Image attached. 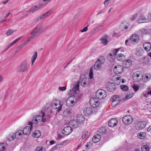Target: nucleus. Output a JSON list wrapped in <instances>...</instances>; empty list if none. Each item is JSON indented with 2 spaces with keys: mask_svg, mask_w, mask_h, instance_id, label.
<instances>
[{
  "mask_svg": "<svg viewBox=\"0 0 151 151\" xmlns=\"http://www.w3.org/2000/svg\"><path fill=\"white\" fill-rule=\"evenodd\" d=\"M27 63L26 62L24 61L22 63L19 68L18 71L23 72L27 71Z\"/></svg>",
  "mask_w": 151,
  "mask_h": 151,
  "instance_id": "nucleus-6",
  "label": "nucleus"
},
{
  "mask_svg": "<svg viewBox=\"0 0 151 151\" xmlns=\"http://www.w3.org/2000/svg\"><path fill=\"white\" fill-rule=\"evenodd\" d=\"M106 88L108 91H113L116 89V86L114 83L108 82L106 84Z\"/></svg>",
  "mask_w": 151,
  "mask_h": 151,
  "instance_id": "nucleus-13",
  "label": "nucleus"
},
{
  "mask_svg": "<svg viewBox=\"0 0 151 151\" xmlns=\"http://www.w3.org/2000/svg\"><path fill=\"white\" fill-rule=\"evenodd\" d=\"M116 59L119 61H124L125 59V56L122 53H119L116 56Z\"/></svg>",
  "mask_w": 151,
  "mask_h": 151,
  "instance_id": "nucleus-17",
  "label": "nucleus"
},
{
  "mask_svg": "<svg viewBox=\"0 0 151 151\" xmlns=\"http://www.w3.org/2000/svg\"><path fill=\"white\" fill-rule=\"evenodd\" d=\"M101 43L104 45H106L108 43V40L105 38H101Z\"/></svg>",
  "mask_w": 151,
  "mask_h": 151,
  "instance_id": "nucleus-43",
  "label": "nucleus"
},
{
  "mask_svg": "<svg viewBox=\"0 0 151 151\" xmlns=\"http://www.w3.org/2000/svg\"><path fill=\"white\" fill-rule=\"evenodd\" d=\"M143 47L146 51H148L151 49V44L149 42H146L143 44Z\"/></svg>",
  "mask_w": 151,
  "mask_h": 151,
  "instance_id": "nucleus-18",
  "label": "nucleus"
},
{
  "mask_svg": "<svg viewBox=\"0 0 151 151\" xmlns=\"http://www.w3.org/2000/svg\"><path fill=\"white\" fill-rule=\"evenodd\" d=\"M32 122H29V125L31 126V127L29 126H27L24 129L22 132L24 135H27L30 134L31 129L32 128Z\"/></svg>",
  "mask_w": 151,
  "mask_h": 151,
  "instance_id": "nucleus-8",
  "label": "nucleus"
},
{
  "mask_svg": "<svg viewBox=\"0 0 151 151\" xmlns=\"http://www.w3.org/2000/svg\"><path fill=\"white\" fill-rule=\"evenodd\" d=\"M41 19L40 18V17L39 16L34 21V22L35 23H37V22L40 20Z\"/></svg>",
  "mask_w": 151,
  "mask_h": 151,
  "instance_id": "nucleus-58",
  "label": "nucleus"
},
{
  "mask_svg": "<svg viewBox=\"0 0 151 151\" xmlns=\"http://www.w3.org/2000/svg\"><path fill=\"white\" fill-rule=\"evenodd\" d=\"M147 123L146 121H142V129L145 128L147 124Z\"/></svg>",
  "mask_w": 151,
  "mask_h": 151,
  "instance_id": "nucleus-51",
  "label": "nucleus"
},
{
  "mask_svg": "<svg viewBox=\"0 0 151 151\" xmlns=\"http://www.w3.org/2000/svg\"><path fill=\"white\" fill-rule=\"evenodd\" d=\"M41 135V132L39 130L35 131L32 134V136L36 138H38Z\"/></svg>",
  "mask_w": 151,
  "mask_h": 151,
  "instance_id": "nucleus-27",
  "label": "nucleus"
},
{
  "mask_svg": "<svg viewBox=\"0 0 151 151\" xmlns=\"http://www.w3.org/2000/svg\"><path fill=\"white\" fill-rule=\"evenodd\" d=\"M119 103V101H116L113 100V101L111 103V105L113 106H115L116 105L118 104Z\"/></svg>",
  "mask_w": 151,
  "mask_h": 151,
  "instance_id": "nucleus-49",
  "label": "nucleus"
},
{
  "mask_svg": "<svg viewBox=\"0 0 151 151\" xmlns=\"http://www.w3.org/2000/svg\"><path fill=\"white\" fill-rule=\"evenodd\" d=\"M9 137H11L10 138H9L10 141L12 140L15 138L14 137V134H11L9 135Z\"/></svg>",
  "mask_w": 151,
  "mask_h": 151,
  "instance_id": "nucleus-50",
  "label": "nucleus"
},
{
  "mask_svg": "<svg viewBox=\"0 0 151 151\" xmlns=\"http://www.w3.org/2000/svg\"><path fill=\"white\" fill-rule=\"evenodd\" d=\"M83 116L82 115L79 114L77 117V121H78L79 123L82 122L84 120V118L83 117Z\"/></svg>",
  "mask_w": 151,
  "mask_h": 151,
  "instance_id": "nucleus-25",
  "label": "nucleus"
},
{
  "mask_svg": "<svg viewBox=\"0 0 151 151\" xmlns=\"http://www.w3.org/2000/svg\"><path fill=\"white\" fill-rule=\"evenodd\" d=\"M133 79L134 81L136 82H139L140 81L139 79H138V78L136 77L133 75Z\"/></svg>",
  "mask_w": 151,
  "mask_h": 151,
  "instance_id": "nucleus-57",
  "label": "nucleus"
},
{
  "mask_svg": "<svg viewBox=\"0 0 151 151\" xmlns=\"http://www.w3.org/2000/svg\"><path fill=\"white\" fill-rule=\"evenodd\" d=\"M101 138V136L100 135L97 134L94 136L92 139V141L94 143H97L100 141Z\"/></svg>",
  "mask_w": 151,
  "mask_h": 151,
  "instance_id": "nucleus-22",
  "label": "nucleus"
},
{
  "mask_svg": "<svg viewBox=\"0 0 151 151\" xmlns=\"http://www.w3.org/2000/svg\"><path fill=\"white\" fill-rule=\"evenodd\" d=\"M139 40V36L136 34H133L130 39L129 41L134 43L137 42Z\"/></svg>",
  "mask_w": 151,
  "mask_h": 151,
  "instance_id": "nucleus-14",
  "label": "nucleus"
},
{
  "mask_svg": "<svg viewBox=\"0 0 151 151\" xmlns=\"http://www.w3.org/2000/svg\"><path fill=\"white\" fill-rule=\"evenodd\" d=\"M92 145L91 142H87L86 145V148H88L89 146H91Z\"/></svg>",
  "mask_w": 151,
  "mask_h": 151,
  "instance_id": "nucleus-56",
  "label": "nucleus"
},
{
  "mask_svg": "<svg viewBox=\"0 0 151 151\" xmlns=\"http://www.w3.org/2000/svg\"><path fill=\"white\" fill-rule=\"evenodd\" d=\"M98 131L101 135H103L106 133V129L105 127H101Z\"/></svg>",
  "mask_w": 151,
  "mask_h": 151,
  "instance_id": "nucleus-28",
  "label": "nucleus"
},
{
  "mask_svg": "<svg viewBox=\"0 0 151 151\" xmlns=\"http://www.w3.org/2000/svg\"><path fill=\"white\" fill-rule=\"evenodd\" d=\"M118 123L117 120L115 118H113L109 121L108 125L109 127H113L116 126Z\"/></svg>",
  "mask_w": 151,
  "mask_h": 151,
  "instance_id": "nucleus-15",
  "label": "nucleus"
},
{
  "mask_svg": "<svg viewBox=\"0 0 151 151\" xmlns=\"http://www.w3.org/2000/svg\"><path fill=\"white\" fill-rule=\"evenodd\" d=\"M142 122L140 121L137 123L135 125V129L137 130H140L142 129Z\"/></svg>",
  "mask_w": 151,
  "mask_h": 151,
  "instance_id": "nucleus-30",
  "label": "nucleus"
},
{
  "mask_svg": "<svg viewBox=\"0 0 151 151\" xmlns=\"http://www.w3.org/2000/svg\"><path fill=\"white\" fill-rule=\"evenodd\" d=\"M121 26L122 28H123L124 29L123 30V31L127 30L128 28V27L127 26H125L123 24Z\"/></svg>",
  "mask_w": 151,
  "mask_h": 151,
  "instance_id": "nucleus-60",
  "label": "nucleus"
},
{
  "mask_svg": "<svg viewBox=\"0 0 151 151\" xmlns=\"http://www.w3.org/2000/svg\"><path fill=\"white\" fill-rule=\"evenodd\" d=\"M123 65L125 68H129L132 65V61L130 60H127L124 61L123 63Z\"/></svg>",
  "mask_w": 151,
  "mask_h": 151,
  "instance_id": "nucleus-19",
  "label": "nucleus"
},
{
  "mask_svg": "<svg viewBox=\"0 0 151 151\" xmlns=\"http://www.w3.org/2000/svg\"><path fill=\"white\" fill-rule=\"evenodd\" d=\"M35 150L36 151H42L43 147H38Z\"/></svg>",
  "mask_w": 151,
  "mask_h": 151,
  "instance_id": "nucleus-54",
  "label": "nucleus"
},
{
  "mask_svg": "<svg viewBox=\"0 0 151 151\" xmlns=\"http://www.w3.org/2000/svg\"><path fill=\"white\" fill-rule=\"evenodd\" d=\"M110 0H105L104 2V4L105 6H107L109 3Z\"/></svg>",
  "mask_w": 151,
  "mask_h": 151,
  "instance_id": "nucleus-55",
  "label": "nucleus"
},
{
  "mask_svg": "<svg viewBox=\"0 0 151 151\" xmlns=\"http://www.w3.org/2000/svg\"><path fill=\"white\" fill-rule=\"evenodd\" d=\"M142 50L141 48L137 49L136 50V55L138 56H141L142 55Z\"/></svg>",
  "mask_w": 151,
  "mask_h": 151,
  "instance_id": "nucleus-40",
  "label": "nucleus"
},
{
  "mask_svg": "<svg viewBox=\"0 0 151 151\" xmlns=\"http://www.w3.org/2000/svg\"><path fill=\"white\" fill-rule=\"evenodd\" d=\"M37 57V52H34V54L31 58V63L32 65L35 60L36 59Z\"/></svg>",
  "mask_w": 151,
  "mask_h": 151,
  "instance_id": "nucleus-29",
  "label": "nucleus"
},
{
  "mask_svg": "<svg viewBox=\"0 0 151 151\" xmlns=\"http://www.w3.org/2000/svg\"><path fill=\"white\" fill-rule=\"evenodd\" d=\"M142 139L145 138L146 136V133L145 132H142Z\"/></svg>",
  "mask_w": 151,
  "mask_h": 151,
  "instance_id": "nucleus-59",
  "label": "nucleus"
},
{
  "mask_svg": "<svg viewBox=\"0 0 151 151\" xmlns=\"http://www.w3.org/2000/svg\"><path fill=\"white\" fill-rule=\"evenodd\" d=\"M63 113L65 114H67V115H69L71 113V110L70 109H67L64 111Z\"/></svg>",
  "mask_w": 151,
  "mask_h": 151,
  "instance_id": "nucleus-45",
  "label": "nucleus"
},
{
  "mask_svg": "<svg viewBox=\"0 0 151 151\" xmlns=\"http://www.w3.org/2000/svg\"><path fill=\"white\" fill-rule=\"evenodd\" d=\"M120 88L122 91H126L129 89L128 87L125 85H122L120 86Z\"/></svg>",
  "mask_w": 151,
  "mask_h": 151,
  "instance_id": "nucleus-34",
  "label": "nucleus"
},
{
  "mask_svg": "<svg viewBox=\"0 0 151 151\" xmlns=\"http://www.w3.org/2000/svg\"><path fill=\"white\" fill-rule=\"evenodd\" d=\"M96 97L100 99L105 98L107 96L106 91L103 89L98 90L96 91Z\"/></svg>",
  "mask_w": 151,
  "mask_h": 151,
  "instance_id": "nucleus-2",
  "label": "nucleus"
},
{
  "mask_svg": "<svg viewBox=\"0 0 151 151\" xmlns=\"http://www.w3.org/2000/svg\"><path fill=\"white\" fill-rule=\"evenodd\" d=\"M150 19L149 17L147 18L143 15H142V23L148 22H150Z\"/></svg>",
  "mask_w": 151,
  "mask_h": 151,
  "instance_id": "nucleus-31",
  "label": "nucleus"
},
{
  "mask_svg": "<svg viewBox=\"0 0 151 151\" xmlns=\"http://www.w3.org/2000/svg\"><path fill=\"white\" fill-rule=\"evenodd\" d=\"M28 42L26 40L25 42H24V44L23 45H21V46H20V47L21 48L23 47H24L25 45H26L28 43Z\"/></svg>",
  "mask_w": 151,
  "mask_h": 151,
  "instance_id": "nucleus-61",
  "label": "nucleus"
},
{
  "mask_svg": "<svg viewBox=\"0 0 151 151\" xmlns=\"http://www.w3.org/2000/svg\"><path fill=\"white\" fill-rule=\"evenodd\" d=\"M149 147L147 145H142V151H149Z\"/></svg>",
  "mask_w": 151,
  "mask_h": 151,
  "instance_id": "nucleus-36",
  "label": "nucleus"
},
{
  "mask_svg": "<svg viewBox=\"0 0 151 151\" xmlns=\"http://www.w3.org/2000/svg\"><path fill=\"white\" fill-rule=\"evenodd\" d=\"M60 146H61V144H58L56 145L55 147H53L52 148L51 151H53L55 150H59L60 148Z\"/></svg>",
  "mask_w": 151,
  "mask_h": 151,
  "instance_id": "nucleus-39",
  "label": "nucleus"
},
{
  "mask_svg": "<svg viewBox=\"0 0 151 151\" xmlns=\"http://www.w3.org/2000/svg\"><path fill=\"white\" fill-rule=\"evenodd\" d=\"M79 124L78 121L76 120H73L71 121L70 125L73 128H77L78 127Z\"/></svg>",
  "mask_w": 151,
  "mask_h": 151,
  "instance_id": "nucleus-21",
  "label": "nucleus"
},
{
  "mask_svg": "<svg viewBox=\"0 0 151 151\" xmlns=\"http://www.w3.org/2000/svg\"><path fill=\"white\" fill-rule=\"evenodd\" d=\"M92 109L91 107L86 108L83 110V112L84 115L86 116H89L92 112Z\"/></svg>",
  "mask_w": 151,
  "mask_h": 151,
  "instance_id": "nucleus-16",
  "label": "nucleus"
},
{
  "mask_svg": "<svg viewBox=\"0 0 151 151\" xmlns=\"http://www.w3.org/2000/svg\"><path fill=\"white\" fill-rule=\"evenodd\" d=\"M149 62V60L148 58L144 57L142 60V64L144 65L147 64Z\"/></svg>",
  "mask_w": 151,
  "mask_h": 151,
  "instance_id": "nucleus-32",
  "label": "nucleus"
},
{
  "mask_svg": "<svg viewBox=\"0 0 151 151\" xmlns=\"http://www.w3.org/2000/svg\"><path fill=\"white\" fill-rule=\"evenodd\" d=\"M132 121V117L129 115L125 116L123 117L122 119V122L125 124L126 125H129L131 124Z\"/></svg>",
  "mask_w": 151,
  "mask_h": 151,
  "instance_id": "nucleus-4",
  "label": "nucleus"
},
{
  "mask_svg": "<svg viewBox=\"0 0 151 151\" xmlns=\"http://www.w3.org/2000/svg\"><path fill=\"white\" fill-rule=\"evenodd\" d=\"M41 33V31L40 29H38L35 28L30 33V34L33 35L35 33V35L37 36H38Z\"/></svg>",
  "mask_w": 151,
  "mask_h": 151,
  "instance_id": "nucleus-24",
  "label": "nucleus"
},
{
  "mask_svg": "<svg viewBox=\"0 0 151 151\" xmlns=\"http://www.w3.org/2000/svg\"><path fill=\"white\" fill-rule=\"evenodd\" d=\"M121 100V99H119V97L118 96H115L113 97V101H119V102H120Z\"/></svg>",
  "mask_w": 151,
  "mask_h": 151,
  "instance_id": "nucleus-41",
  "label": "nucleus"
},
{
  "mask_svg": "<svg viewBox=\"0 0 151 151\" xmlns=\"http://www.w3.org/2000/svg\"><path fill=\"white\" fill-rule=\"evenodd\" d=\"M79 82L81 85L83 87H86L88 85V83L87 81V78L84 75H81Z\"/></svg>",
  "mask_w": 151,
  "mask_h": 151,
  "instance_id": "nucleus-3",
  "label": "nucleus"
},
{
  "mask_svg": "<svg viewBox=\"0 0 151 151\" xmlns=\"http://www.w3.org/2000/svg\"><path fill=\"white\" fill-rule=\"evenodd\" d=\"M6 144L1 143L0 144V151H4L6 149Z\"/></svg>",
  "mask_w": 151,
  "mask_h": 151,
  "instance_id": "nucleus-38",
  "label": "nucleus"
},
{
  "mask_svg": "<svg viewBox=\"0 0 151 151\" xmlns=\"http://www.w3.org/2000/svg\"><path fill=\"white\" fill-rule=\"evenodd\" d=\"M22 37H20L19 38L16 39L13 41L11 44H9L8 46V48H10L11 46L14 45L17 41L20 40L22 38Z\"/></svg>",
  "mask_w": 151,
  "mask_h": 151,
  "instance_id": "nucleus-33",
  "label": "nucleus"
},
{
  "mask_svg": "<svg viewBox=\"0 0 151 151\" xmlns=\"http://www.w3.org/2000/svg\"><path fill=\"white\" fill-rule=\"evenodd\" d=\"M132 87L135 92H136L139 88V86L138 85H136L135 84L132 86Z\"/></svg>",
  "mask_w": 151,
  "mask_h": 151,
  "instance_id": "nucleus-47",
  "label": "nucleus"
},
{
  "mask_svg": "<svg viewBox=\"0 0 151 151\" xmlns=\"http://www.w3.org/2000/svg\"><path fill=\"white\" fill-rule=\"evenodd\" d=\"M16 31V30H15L9 29L6 32V34L7 36H9L11 35H12L14 32H15Z\"/></svg>",
  "mask_w": 151,
  "mask_h": 151,
  "instance_id": "nucleus-37",
  "label": "nucleus"
},
{
  "mask_svg": "<svg viewBox=\"0 0 151 151\" xmlns=\"http://www.w3.org/2000/svg\"><path fill=\"white\" fill-rule=\"evenodd\" d=\"M88 30L87 26L85 27L83 29L81 30V32H86Z\"/></svg>",
  "mask_w": 151,
  "mask_h": 151,
  "instance_id": "nucleus-64",
  "label": "nucleus"
},
{
  "mask_svg": "<svg viewBox=\"0 0 151 151\" xmlns=\"http://www.w3.org/2000/svg\"><path fill=\"white\" fill-rule=\"evenodd\" d=\"M66 103L67 105L68 106H72L74 105L75 103L74 101L70 100L69 98L67 99Z\"/></svg>",
  "mask_w": 151,
  "mask_h": 151,
  "instance_id": "nucleus-23",
  "label": "nucleus"
},
{
  "mask_svg": "<svg viewBox=\"0 0 151 151\" xmlns=\"http://www.w3.org/2000/svg\"><path fill=\"white\" fill-rule=\"evenodd\" d=\"M123 69V67L122 65H117L114 67L113 70L115 73L118 74L122 73Z\"/></svg>",
  "mask_w": 151,
  "mask_h": 151,
  "instance_id": "nucleus-9",
  "label": "nucleus"
},
{
  "mask_svg": "<svg viewBox=\"0 0 151 151\" xmlns=\"http://www.w3.org/2000/svg\"><path fill=\"white\" fill-rule=\"evenodd\" d=\"M150 30L148 28H143L142 29V34L147 35L150 32Z\"/></svg>",
  "mask_w": 151,
  "mask_h": 151,
  "instance_id": "nucleus-35",
  "label": "nucleus"
},
{
  "mask_svg": "<svg viewBox=\"0 0 151 151\" xmlns=\"http://www.w3.org/2000/svg\"><path fill=\"white\" fill-rule=\"evenodd\" d=\"M137 22L138 23H142V17L140 16L137 20Z\"/></svg>",
  "mask_w": 151,
  "mask_h": 151,
  "instance_id": "nucleus-62",
  "label": "nucleus"
},
{
  "mask_svg": "<svg viewBox=\"0 0 151 151\" xmlns=\"http://www.w3.org/2000/svg\"><path fill=\"white\" fill-rule=\"evenodd\" d=\"M104 60H98L95 63L94 65V68L96 70H99L101 69L102 65L104 63Z\"/></svg>",
  "mask_w": 151,
  "mask_h": 151,
  "instance_id": "nucleus-7",
  "label": "nucleus"
},
{
  "mask_svg": "<svg viewBox=\"0 0 151 151\" xmlns=\"http://www.w3.org/2000/svg\"><path fill=\"white\" fill-rule=\"evenodd\" d=\"M121 82V78L120 77H118L116 78V81L117 84H119Z\"/></svg>",
  "mask_w": 151,
  "mask_h": 151,
  "instance_id": "nucleus-52",
  "label": "nucleus"
},
{
  "mask_svg": "<svg viewBox=\"0 0 151 151\" xmlns=\"http://www.w3.org/2000/svg\"><path fill=\"white\" fill-rule=\"evenodd\" d=\"M52 12V11L51 10H49L47 12L45 13L44 14H43V15L45 17H46L49 15Z\"/></svg>",
  "mask_w": 151,
  "mask_h": 151,
  "instance_id": "nucleus-48",
  "label": "nucleus"
},
{
  "mask_svg": "<svg viewBox=\"0 0 151 151\" xmlns=\"http://www.w3.org/2000/svg\"><path fill=\"white\" fill-rule=\"evenodd\" d=\"M90 103L91 105L93 108H96L99 105V102L95 98H92L91 99Z\"/></svg>",
  "mask_w": 151,
  "mask_h": 151,
  "instance_id": "nucleus-10",
  "label": "nucleus"
},
{
  "mask_svg": "<svg viewBox=\"0 0 151 151\" xmlns=\"http://www.w3.org/2000/svg\"><path fill=\"white\" fill-rule=\"evenodd\" d=\"M133 96V95L132 94H127L126 96L123 99V101H125L128 99L131 98Z\"/></svg>",
  "mask_w": 151,
  "mask_h": 151,
  "instance_id": "nucleus-42",
  "label": "nucleus"
},
{
  "mask_svg": "<svg viewBox=\"0 0 151 151\" xmlns=\"http://www.w3.org/2000/svg\"><path fill=\"white\" fill-rule=\"evenodd\" d=\"M72 131V128L70 126H67L64 128L62 132L63 134L65 135L69 134Z\"/></svg>",
  "mask_w": 151,
  "mask_h": 151,
  "instance_id": "nucleus-12",
  "label": "nucleus"
},
{
  "mask_svg": "<svg viewBox=\"0 0 151 151\" xmlns=\"http://www.w3.org/2000/svg\"><path fill=\"white\" fill-rule=\"evenodd\" d=\"M151 77V75L150 74L146 73L142 76V80L145 82H147L150 79Z\"/></svg>",
  "mask_w": 151,
  "mask_h": 151,
  "instance_id": "nucleus-20",
  "label": "nucleus"
},
{
  "mask_svg": "<svg viewBox=\"0 0 151 151\" xmlns=\"http://www.w3.org/2000/svg\"><path fill=\"white\" fill-rule=\"evenodd\" d=\"M121 48H118L114 49L112 52L113 55H116L117 53L119 51V50H121Z\"/></svg>",
  "mask_w": 151,
  "mask_h": 151,
  "instance_id": "nucleus-44",
  "label": "nucleus"
},
{
  "mask_svg": "<svg viewBox=\"0 0 151 151\" xmlns=\"http://www.w3.org/2000/svg\"><path fill=\"white\" fill-rule=\"evenodd\" d=\"M137 14H136L133 15H132L130 17V19L131 20H134L137 17Z\"/></svg>",
  "mask_w": 151,
  "mask_h": 151,
  "instance_id": "nucleus-46",
  "label": "nucleus"
},
{
  "mask_svg": "<svg viewBox=\"0 0 151 151\" xmlns=\"http://www.w3.org/2000/svg\"><path fill=\"white\" fill-rule=\"evenodd\" d=\"M42 24H38L36 25V27L35 28L38 29L40 30V29L41 27Z\"/></svg>",
  "mask_w": 151,
  "mask_h": 151,
  "instance_id": "nucleus-63",
  "label": "nucleus"
},
{
  "mask_svg": "<svg viewBox=\"0 0 151 151\" xmlns=\"http://www.w3.org/2000/svg\"><path fill=\"white\" fill-rule=\"evenodd\" d=\"M22 131H19L14 134V137L16 138L19 139L22 137Z\"/></svg>",
  "mask_w": 151,
  "mask_h": 151,
  "instance_id": "nucleus-26",
  "label": "nucleus"
},
{
  "mask_svg": "<svg viewBox=\"0 0 151 151\" xmlns=\"http://www.w3.org/2000/svg\"><path fill=\"white\" fill-rule=\"evenodd\" d=\"M44 6L42 4H39L37 5L32 6L29 10V12L33 13L35 11L42 8Z\"/></svg>",
  "mask_w": 151,
  "mask_h": 151,
  "instance_id": "nucleus-5",
  "label": "nucleus"
},
{
  "mask_svg": "<svg viewBox=\"0 0 151 151\" xmlns=\"http://www.w3.org/2000/svg\"><path fill=\"white\" fill-rule=\"evenodd\" d=\"M57 102L58 103V104L57 103H52V106L53 109H56V111L58 112L61 110L62 105L60 104V101H58Z\"/></svg>",
  "mask_w": 151,
  "mask_h": 151,
  "instance_id": "nucleus-11",
  "label": "nucleus"
},
{
  "mask_svg": "<svg viewBox=\"0 0 151 151\" xmlns=\"http://www.w3.org/2000/svg\"><path fill=\"white\" fill-rule=\"evenodd\" d=\"M66 87L65 86L61 87L59 86L58 88V89L60 90H62L64 91L66 89Z\"/></svg>",
  "mask_w": 151,
  "mask_h": 151,
  "instance_id": "nucleus-53",
  "label": "nucleus"
},
{
  "mask_svg": "<svg viewBox=\"0 0 151 151\" xmlns=\"http://www.w3.org/2000/svg\"><path fill=\"white\" fill-rule=\"evenodd\" d=\"M41 115H38L35 116L32 119V122L33 123L37 124L39 122L41 121L43 122H46V119L45 114L43 112H42L41 113Z\"/></svg>",
  "mask_w": 151,
  "mask_h": 151,
  "instance_id": "nucleus-1",
  "label": "nucleus"
}]
</instances>
